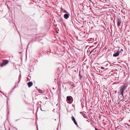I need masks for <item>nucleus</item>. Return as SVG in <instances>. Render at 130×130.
I'll return each mask as SVG.
<instances>
[{
    "label": "nucleus",
    "instance_id": "nucleus-8",
    "mask_svg": "<svg viewBox=\"0 0 130 130\" xmlns=\"http://www.w3.org/2000/svg\"><path fill=\"white\" fill-rule=\"evenodd\" d=\"M71 97L70 96H67V100L70 101L71 100Z\"/></svg>",
    "mask_w": 130,
    "mask_h": 130
},
{
    "label": "nucleus",
    "instance_id": "nucleus-1",
    "mask_svg": "<svg viewBox=\"0 0 130 130\" xmlns=\"http://www.w3.org/2000/svg\"><path fill=\"white\" fill-rule=\"evenodd\" d=\"M127 86L125 84L121 86L120 88L118 93L123 96L124 92Z\"/></svg>",
    "mask_w": 130,
    "mask_h": 130
},
{
    "label": "nucleus",
    "instance_id": "nucleus-12",
    "mask_svg": "<svg viewBox=\"0 0 130 130\" xmlns=\"http://www.w3.org/2000/svg\"><path fill=\"white\" fill-rule=\"evenodd\" d=\"M37 130H38V129Z\"/></svg>",
    "mask_w": 130,
    "mask_h": 130
},
{
    "label": "nucleus",
    "instance_id": "nucleus-4",
    "mask_svg": "<svg viewBox=\"0 0 130 130\" xmlns=\"http://www.w3.org/2000/svg\"><path fill=\"white\" fill-rule=\"evenodd\" d=\"M117 25L118 27H119L121 23V19L119 17H117Z\"/></svg>",
    "mask_w": 130,
    "mask_h": 130
},
{
    "label": "nucleus",
    "instance_id": "nucleus-3",
    "mask_svg": "<svg viewBox=\"0 0 130 130\" xmlns=\"http://www.w3.org/2000/svg\"><path fill=\"white\" fill-rule=\"evenodd\" d=\"M122 51H123L122 49L120 52H119L118 51H115V53L113 55V56L114 57H117L119 55L120 53H121V54L122 53L121 52Z\"/></svg>",
    "mask_w": 130,
    "mask_h": 130
},
{
    "label": "nucleus",
    "instance_id": "nucleus-9",
    "mask_svg": "<svg viewBox=\"0 0 130 130\" xmlns=\"http://www.w3.org/2000/svg\"><path fill=\"white\" fill-rule=\"evenodd\" d=\"M61 11L64 13H68L67 12V11H66V10H64L63 9H62L61 10Z\"/></svg>",
    "mask_w": 130,
    "mask_h": 130
},
{
    "label": "nucleus",
    "instance_id": "nucleus-6",
    "mask_svg": "<svg viewBox=\"0 0 130 130\" xmlns=\"http://www.w3.org/2000/svg\"><path fill=\"white\" fill-rule=\"evenodd\" d=\"M27 84L29 87H30L33 84L32 83V82H29Z\"/></svg>",
    "mask_w": 130,
    "mask_h": 130
},
{
    "label": "nucleus",
    "instance_id": "nucleus-7",
    "mask_svg": "<svg viewBox=\"0 0 130 130\" xmlns=\"http://www.w3.org/2000/svg\"><path fill=\"white\" fill-rule=\"evenodd\" d=\"M64 17L65 19H67L69 18V16L68 14H65L64 15Z\"/></svg>",
    "mask_w": 130,
    "mask_h": 130
},
{
    "label": "nucleus",
    "instance_id": "nucleus-5",
    "mask_svg": "<svg viewBox=\"0 0 130 130\" xmlns=\"http://www.w3.org/2000/svg\"><path fill=\"white\" fill-rule=\"evenodd\" d=\"M71 119H72V120L73 121L74 124L76 125L77 126L78 125H77V122L75 120V118L73 116H72L71 117Z\"/></svg>",
    "mask_w": 130,
    "mask_h": 130
},
{
    "label": "nucleus",
    "instance_id": "nucleus-11",
    "mask_svg": "<svg viewBox=\"0 0 130 130\" xmlns=\"http://www.w3.org/2000/svg\"><path fill=\"white\" fill-rule=\"evenodd\" d=\"M95 130H98L97 128H95Z\"/></svg>",
    "mask_w": 130,
    "mask_h": 130
},
{
    "label": "nucleus",
    "instance_id": "nucleus-10",
    "mask_svg": "<svg viewBox=\"0 0 130 130\" xmlns=\"http://www.w3.org/2000/svg\"><path fill=\"white\" fill-rule=\"evenodd\" d=\"M101 68L102 69H104V67H101Z\"/></svg>",
    "mask_w": 130,
    "mask_h": 130
},
{
    "label": "nucleus",
    "instance_id": "nucleus-2",
    "mask_svg": "<svg viewBox=\"0 0 130 130\" xmlns=\"http://www.w3.org/2000/svg\"><path fill=\"white\" fill-rule=\"evenodd\" d=\"M9 61L7 60H3L2 63L0 65V67H3L4 66L6 65L8 62Z\"/></svg>",
    "mask_w": 130,
    "mask_h": 130
}]
</instances>
